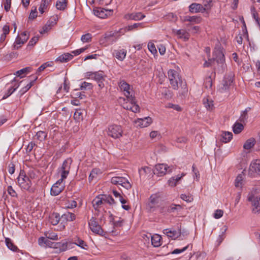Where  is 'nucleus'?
Segmentation results:
<instances>
[{
  "instance_id": "43",
  "label": "nucleus",
  "mask_w": 260,
  "mask_h": 260,
  "mask_svg": "<svg viewBox=\"0 0 260 260\" xmlns=\"http://www.w3.org/2000/svg\"><path fill=\"white\" fill-rule=\"evenodd\" d=\"M168 75L170 81H173L174 78H178V76H179L178 73L174 70H169L168 72Z\"/></svg>"
},
{
  "instance_id": "25",
  "label": "nucleus",
  "mask_w": 260,
  "mask_h": 260,
  "mask_svg": "<svg viewBox=\"0 0 260 260\" xmlns=\"http://www.w3.org/2000/svg\"><path fill=\"white\" fill-rule=\"evenodd\" d=\"M73 243L71 242H58L56 244L57 245L56 248H59L60 251H64L68 248H70L72 246Z\"/></svg>"
},
{
  "instance_id": "54",
  "label": "nucleus",
  "mask_w": 260,
  "mask_h": 260,
  "mask_svg": "<svg viewBox=\"0 0 260 260\" xmlns=\"http://www.w3.org/2000/svg\"><path fill=\"white\" fill-rule=\"evenodd\" d=\"M46 238L49 239L53 240H58V236L57 234L54 232L48 233L46 235Z\"/></svg>"
},
{
  "instance_id": "48",
  "label": "nucleus",
  "mask_w": 260,
  "mask_h": 260,
  "mask_svg": "<svg viewBox=\"0 0 260 260\" xmlns=\"http://www.w3.org/2000/svg\"><path fill=\"white\" fill-rule=\"evenodd\" d=\"M24 43L21 37L18 36L16 39L14 48L16 49H18L21 47V45L23 44Z\"/></svg>"
},
{
  "instance_id": "36",
  "label": "nucleus",
  "mask_w": 260,
  "mask_h": 260,
  "mask_svg": "<svg viewBox=\"0 0 260 260\" xmlns=\"http://www.w3.org/2000/svg\"><path fill=\"white\" fill-rule=\"evenodd\" d=\"M106 77L104 75L103 72H94V75L93 77H92V79L98 82L100 81V80H105Z\"/></svg>"
},
{
  "instance_id": "63",
  "label": "nucleus",
  "mask_w": 260,
  "mask_h": 260,
  "mask_svg": "<svg viewBox=\"0 0 260 260\" xmlns=\"http://www.w3.org/2000/svg\"><path fill=\"white\" fill-rule=\"evenodd\" d=\"M223 212L221 210H217L214 214V217L216 219H218L221 217L223 215Z\"/></svg>"
},
{
  "instance_id": "22",
  "label": "nucleus",
  "mask_w": 260,
  "mask_h": 260,
  "mask_svg": "<svg viewBox=\"0 0 260 260\" xmlns=\"http://www.w3.org/2000/svg\"><path fill=\"white\" fill-rule=\"evenodd\" d=\"M76 215L75 214L68 212L64 213L61 217V219L62 221H72L75 220Z\"/></svg>"
},
{
  "instance_id": "29",
  "label": "nucleus",
  "mask_w": 260,
  "mask_h": 260,
  "mask_svg": "<svg viewBox=\"0 0 260 260\" xmlns=\"http://www.w3.org/2000/svg\"><path fill=\"white\" fill-rule=\"evenodd\" d=\"M183 81L181 80V78L180 76H178V78H174L173 80V81H170V83L171 85L172 88L175 90H177L178 89L179 84L180 85H182Z\"/></svg>"
},
{
  "instance_id": "42",
  "label": "nucleus",
  "mask_w": 260,
  "mask_h": 260,
  "mask_svg": "<svg viewBox=\"0 0 260 260\" xmlns=\"http://www.w3.org/2000/svg\"><path fill=\"white\" fill-rule=\"evenodd\" d=\"M119 179L121 180V185L124 188L128 189L131 188L132 185L130 183L128 182V180L122 177H119Z\"/></svg>"
},
{
  "instance_id": "64",
  "label": "nucleus",
  "mask_w": 260,
  "mask_h": 260,
  "mask_svg": "<svg viewBox=\"0 0 260 260\" xmlns=\"http://www.w3.org/2000/svg\"><path fill=\"white\" fill-rule=\"evenodd\" d=\"M8 193L12 197H14L17 196L16 191L13 189L11 186H9L8 187Z\"/></svg>"
},
{
  "instance_id": "20",
  "label": "nucleus",
  "mask_w": 260,
  "mask_h": 260,
  "mask_svg": "<svg viewBox=\"0 0 260 260\" xmlns=\"http://www.w3.org/2000/svg\"><path fill=\"white\" fill-rule=\"evenodd\" d=\"M233 138V134L229 132H223L221 135L220 141L223 143L230 142Z\"/></svg>"
},
{
  "instance_id": "15",
  "label": "nucleus",
  "mask_w": 260,
  "mask_h": 260,
  "mask_svg": "<svg viewBox=\"0 0 260 260\" xmlns=\"http://www.w3.org/2000/svg\"><path fill=\"white\" fill-rule=\"evenodd\" d=\"M152 119L150 117H145L144 118L138 119L136 123L141 127H145L149 125L152 123Z\"/></svg>"
},
{
  "instance_id": "55",
  "label": "nucleus",
  "mask_w": 260,
  "mask_h": 260,
  "mask_svg": "<svg viewBox=\"0 0 260 260\" xmlns=\"http://www.w3.org/2000/svg\"><path fill=\"white\" fill-rule=\"evenodd\" d=\"M164 233L165 234H168V236L172 237L175 238L177 236V232L175 231H171L169 229H165L164 231Z\"/></svg>"
},
{
  "instance_id": "12",
  "label": "nucleus",
  "mask_w": 260,
  "mask_h": 260,
  "mask_svg": "<svg viewBox=\"0 0 260 260\" xmlns=\"http://www.w3.org/2000/svg\"><path fill=\"white\" fill-rule=\"evenodd\" d=\"M233 79L231 77L224 78L222 81V83L219 88V90L221 92H224L229 89L230 86L233 83Z\"/></svg>"
},
{
  "instance_id": "27",
  "label": "nucleus",
  "mask_w": 260,
  "mask_h": 260,
  "mask_svg": "<svg viewBox=\"0 0 260 260\" xmlns=\"http://www.w3.org/2000/svg\"><path fill=\"white\" fill-rule=\"evenodd\" d=\"M203 103L205 107L208 110H212L214 108L213 101L210 100L208 97L204 98L203 100Z\"/></svg>"
},
{
  "instance_id": "51",
  "label": "nucleus",
  "mask_w": 260,
  "mask_h": 260,
  "mask_svg": "<svg viewBox=\"0 0 260 260\" xmlns=\"http://www.w3.org/2000/svg\"><path fill=\"white\" fill-rule=\"evenodd\" d=\"M19 85H17L15 87H11L10 88L7 92L5 94V95L3 96L2 99H5L9 97L10 95H11L15 90L18 87Z\"/></svg>"
},
{
  "instance_id": "6",
  "label": "nucleus",
  "mask_w": 260,
  "mask_h": 260,
  "mask_svg": "<svg viewBox=\"0 0 260 260\" xmlns=\"http://www.w3.org/2000/svg\"><path fill=\"white\" fill-rule=\"evenodd\" d=\"M212 59L214 61H216L218 64H220L222 68L224 62V55L220 48L216 49L213 53Z\"/></svg>"
},
{
  "instance_id": "14",
  "label": "nucleus",
  "mask_w": 260,
  "mask_h": 260,
  "mask_svg": "<svg viewBox=\"0 0 260 260\" xmlns=\"http://www.w3.org/2000/svg\"><path fill=\"white\" fill-rule=\"evenodd\" d=\"M145 16L141 12L133 13L131 14H128L125 15V18L128 19L134 20H140L144 18Z\"/></svg>"
},
{
  "instance_id": "9",
  "label": "nucleus",
  "mask_w": 260,
  "mask_h": 260,
  "mask_svg": "<svg viewBox=\"0 0 260 260\" xmlns=\"http://www.w3.org/2000/svg\"><path fill=\"white\" fill-rule=\"evenodd\" d=\"M169 169V167H168L167 165L164 164H157L155 166L154 173L158 176H163L166 174L167 171L168 173L171 172V169Z\"/></svg>"
},
{
  "instance_id": "52",
  "label": "nucleus",
  "mask_w": 260,
  "mask_h": 260,
  "mask_svg": "<svg viewBox=\"0 0 260 260\" xmlns=\"http://www.w3.org/2000/svg\"><path fill=\"white\" fill-rule=\"evenodd\" d=\"M92 36L89 33H87L85 35H82L81 37V40L83 42H89L91 41Z\"/></svg>"
},
{
  "instance_id": "13",
  "label": "nucleus",
  "mask_w": 260,
  "mask_h": 260,
  "mask_svg": "<svg viewBox=\"0 0 260 260\" xmlns=\"http://www.w3.org/2000/svg\"><path fill=\"white\" fill-rule=\"evenodd\" d=\"M189 9L191 13H204L205 12V9L203 5L200 4L192 3L189 6Z\"/></svg>"
},
{
  "instance_id": "32",
  "label": "nucleus",
  "mask_w": 260,
  "mask_h": 260,
  "mask_svg": "<svg viewBox=\"0 0 260 260\" xmlns=\"http://www.w3.org/2000/svg\"><path fill=\"white\" fill-rule=\"evenodd\" d=\"M184 174L183 173L182 174V175L181 176H179V175L174 176L170 178L168 180V184L169 186H175L176 185L177 182L181 179V178L183 176Z\"/></svg>"
},
{
  "instance_id": "58",
  "label": "nucleus",
  "mask_w": 260,
  "mask_h": 260,
  "mask_svg": "<svg viewBox=\"0 0 260 260\" xmlns=\"http://www.w3.org/2000/svg\"><path fill=\"white\" fill-rule=\"evenodd\" d=\"M53 26V24H49V23H47L43 28V30L40 31V33L41 34H44L45 32H47L48 30H49L51 26Z\"/></svg>"
},
{
  "instance_id": "59",
  "label": "nucleus",
  "mask_w": 260,
  "mask_h": 260,
  "mask_svg": "<svg viewBox=\"0 0 260 260\" xmlns=\"http://www.w3.org/2000/svg\"><path fill=\"white\" fill-rule=\"evenodd\" d=\"M212 0H205L204 2V7L205 9V11L211 8V3Z\"/></svg>"
},
{
  "instance_id": "17",
  "label": "nucleus",
  "mask_w": 260,
  "mask_h": 260,
  "mask_svg": "<svg viewBox=\"0 0 260 260\" xmlns=\"http://www.w3.org/2000/svg\"><path fill=\"white\" fill-rule=\"evenodd\" d=\"M49 218L50 223L53 225H57L60 219H61L59 214L55 212H53L51 213L50 215Z\"/></svg>"
},
{
  "instance_id": "45",
  "label": "nucleus",
  "mask_w": 260,
  "mask_h": 260,
  "mask_svg": "<svg viewBox=\"0 0 260 260\" xmlns=\"http://www.w3.org/2000/svg\"><path fill=\"white\" fill-rule=\"evenodd\" d=\"M102 196L103 197V200H104V202H106L110 205L115 204V202L111 196L103 194L102 195Z\"/></svg>"
},
{
  "instance_id": "35",
  "label": "nucleus",
  "mask_w": 260,
  "mask_h": 260,
  "mask_svg": "<svg viewBox=\"0 0 260 260\" xmlns=\"http://www.w3.org/2000/svg\"><path fill=\"white\" fill-rule=\"evenodd\" d=\"M158 210L160 213L163 215L167 214L169 213V205L163 201Z\"/></svg>"
},
{
  "instance_id": "37",
  "label": "nucleus",
  "mask_w": 260,
  "mask_h": 260,
  "mask_svg": "<svg viewBox=\"0 0 260 260\" xmlns=\"http://www.w3.org/2000/svg\"><path fill=\"white\" fill-rule=\"evenodd\" d=\"M141 23H135L133 25H131L127 26L125 28H122L119 30V33L123 35L126 30L131 31L133 30L134 29L137 28L138 26H140Z\"/></svg>"
},
{
  "instance_id": "10",
  "label": "nucleus",
  "mask_w": 260,
  "mask_h": 260,
  "mask_svg": "<svg viewBox=\"0 0 260 260\" xmlns=\"http://www.w3.org/2000/svg\"><path fill=\"white\" fill-rule=\"evenodd\" d=\"M255 174H260V160L259 159L252 161L249 167V175L254 176Z\"/></svg>"
},
{
  "instance_id": "21",
  "label": "nucleus",
  "mask_w": 260,
  "mask_h": 260,
  "mask_svg": "<svg viewBox=\"0 0 260 260\" xmlns=\"http://www.w3.org/2000/svg\"><path fill=\"white\" fill-rule=\"evenodd\" d=\"M126 54V51L124 49L115 50V53L114 54L115 57L117 59H118L120 61H122L124 59V58L125 57Z\"/></svg>"
},
{
  "instance_id": "7",
  "label": "nucleus",
  "mask_w": 260,
  "mask_h": 260,
  "mask_svg": "<svg viewBox=\"0 0 260 260\" xmlns=\"http://www.w3.org/2000/svg\"><path fill=\"white\" fill-rule=\"evenodd\" d=\"M88 224L90 229L93 233L99 235H102L103 233L101 226L98 224L95 218L92 217L89 220Z\"/></svg>"
},
{
  "instance_id": "60",
  "label": "nucleus",
  "mask_w": 260,
  "mask_h": 260,
  "mask_svg": "<svg viewBox=\"0 0 260 260\" xmlns=\"http://www.w3.org/2000/svg\"><path fill=\"white\" fill-rule=\"evenodd\" d=\"M111 182L113 184L121 185V181L119 179V177H113L111 179Z\"/></svg>"
},
{
  "instance_id": "44",
  "label": "nucleus",
  "mask_w": 260,
  "mask_h": 260,
  "mask_svg": "<svg viewBox=\"0 0 260 260\" xmlns=\"http://www.w3.org/2000/svg\"><path fill=\"white\" fill-rule=\"evenodd\" d=\"M47 136V134L45 132L40 131L37 133L35 137L38 140L40 141H43L46 139Z\"/></svg>"
},
{
  "instance_id": "57",
  "label": "nucleus",
  "mask_w": 260,
  "mask_h": 260,
  "mask_svg": "<svg viewBox=\"0 0 260 260\" xmlns=\"http://www.w3.org/2000/svg\"><path fill=\"white\" fill-rule=\"evenodd\" d=\"M242 180L243 178L242 175H239L237 177L235 182L236 187H239L241 185Z\"/></svg>"
},
{
  "instance_id": "47",
  "label": "nucleus",
  "mask_w": 260,
  "mask_h": 260,
  "mask_svg": "<svg viewBox=\"0 0 260 260\" xmlns=\"http://www.w3.org/2000/svg\"><path fill=\"white\" fill-rule=\"evenodd\" d=\"M100 173H101V171L99 169L95 168V169H92V170L91 171V172L89 176V178H88L89 181L90 182H91L93 179V178L94 177H95L96 176V175Z\"/></svg>"
},
{
  "instance_id": "23",
  "label": "nucleus",
  "mask_w": 260,
  "mask_h": 260,
  "mask_svg": "<svg viewBox=\"0 0 260 260\" xmlns=\"http://www.w3.org/2000/svg\"><path fill=\"white\" fill-rule=\"evenodd\" d=\"M182 209V207L180 205L174 204L169 205V213H173L178 214Z\"/></svg>"
},
{
  "instance_id": "40",
  "label": "nucleus",
  "mask_w": 260,
  "mask_h": 260,
  "mask_svg": "<svg viewBox=\"0 0 260 260\" xmlns=\"http://www.w3.org/2000/svg\"><path fill=\"white\" fill-rule=\"evenodd\" d=\"M244 128V126L242 124L236 122L233 127V132L235 134L240 133Z\"/></svg>"
},
{
  "instance_id": "28",
  "label": "nucleus",
  "mask_w": 260,
  "mask_h": 260,
  "mask_svg": "<svg viewBox=\"0 0 260 260\" xmlns=\"http://www.w3.org/2000/svg\"><path fill=\"white\" fill-rule=\"evenodd\" d=\"M32 78V80L27 84L24 87L22 88L20 90V92L21 94H24L27 91H28L31 86L34 85L35 81L37 79L38 77L37 76H30Z\"/></svg>"
},
{
  "instance_id": "49",
  "label": "nucleus",
  "mask_w": 260,
  "mask_h": 260,
  "mask_svg": "<svg viewBox=\"0 0 260 260\" xmlns=\"http://www.w3.org/2000/svg\"><path fill=\"white\" fill-rule=\"evenodd\" d=\"M72 243H73V244H74L81 247L82 248L85 249H87L86 247H87V245L86 244L85 242L82 239H78L75 242Z\"/></svg>"
},
{
  "instance_id": "1",
  "label": "nucleus",
  "mask_w": 260,
  "mask_h": 260,
  "mask_svg": "<svg viewBox=\"0 0 260 260\" xmlns=\"http://www.w3.org/2000/svg\"><path fill=\"white\" fill-rule=\"evenodd\" d=\"M164 201L157 194H152L147 205L146 209L150 212H153L158 209Z\"/></svg>"
},
{
  "instance_id": "19",
  "label": "nucleus",
  "mask_w": 260,
  "mask_h": 260,
  "mask_svg": "<svg viewBox=\"0 0 260 260\" xmlns=\"http://www.w3.org/2000/svg\"><path fill=\"white\" fill-rule=\"evenodd\" d=\"M129 103L124 104L123 108L126 110H131L133 104H136V101L135 96L131 95L129 97H126Z\"/></svg>"
},
{
  "instance_id": "33",
  "label": "nucleus",
  "mask_w": 260,
  "mask_h": 260,
  "mask_svg": "<svg viewBox=\"0 0 260 260\" xmlns=\"http://www.w3.org/2000/svg\"><path fill=\"white\" fill-rule=\"evenodd\" d=\"M255 143V139L253 138H251L246 141L243 145V148L245 149L249 150L254 146Z\"/></svg>"
},
{
  "instance_id": "4",
  "label": "nucleus",
  "mask_w": 260,
  "mask_h": 260,
  "mask_svg": "<svg viewBox=\"0 0 260 260\" xmlns=\"http://www.w3.org/2000/svg\"><path fill=\"white\" fill-rule=\"evenodd\" d=\"M123 131L120 125H112L108 128V134L114 139H118L122 136Z\"/></svg>"
},
{
  "instance_id": "34",
  "label": "nucleus",
  "mask_w": 260,
  "mask_h": 260,
  "mask_svg": "<svg viewBox=\"0 0 260 260\" xmlns=\"http://www.w3.org/2000/svg\"><path fill=\"white\" fill-rule=\"evenodd\" d=\"M104 202L103 200V197L101 198L100 196L96 197L92 202V205L95 210H97L99 206L102 205Z\"/></svg>"
},
{
  "instance_id": "46",
  "label": "nucleus",
  "mask_w": 260,
  "mask_h": 260,
  "mask_svg": "<svg viewBox=\"0 0 260 260\" xmlns=\"http://www.w3.org/2000/svg\"><path fill=\"white\" fill-rule=\"evenodd\" d=\"M49 2L47 0H42L40 6L39 8V11L41 14H43L44 12V10L47 9L48 6L49 5Z\"/></svg>"
},
{
  "instance_id": "41",
  "label": "nucleus",
  "mask_w": 260,
  "mask_h": 260,
  "mask_svg": "<svg viewBox=\"0 0 260 260\" xmlns=\"http://www.w3.org/2000/svg\"><path fill=\"white\" fill-rule=\"evenodd\" d=\"M5 242L7 246L10 250L13 251H16L18 250L17 247L14 244L10 238H6L5 239Z\"/></svg>"
},
{
  "instance_id": "11",
  "label": "nucleus",
  "mask_w": 260,
  "mask_h": 260,
  "mask_svg": "<svg viewBox=\"0 0 260 260\" xmlns=\"http://www.w3.org/2000/svg\"><path fill=\"white\" fill-rule=\"evenodd\" d=\"M118 86L121 90L124 92L126 97H129L131 95H133L132 92L130 91V85L124 80H121L118 83Z\"/></svg>"
},
{
  "instance_id": "18",
  "label": "nucleus",
  "mask_w": 260,
  "mask_h": 260,
  "mask_svg": "<svg viewBox=\"0 0 260 260\" xmlns=\"http://www.w3.org/2000/svg\"><path fill=\"white\" fill-rule=\"evenodd\" d=\"M161 237L159 235L155 234L153 236H151V243L154 247H157L161 245Z\"/></svg>"
},
{
  "instance_id": "56",
  "label": "nucleus",
  "mask_w": 260,
  "mask_h": 260,
  "mask_svg": "<svg viewBox=\"0 0 260 260\" xmlns=\"http://www.w3.org/2000/svg\"><path fill=\"white\" fill-rule=\"evenodd\" d=\"M181 87L182 91L181 94L182 95L185 96L188 92V89L187 87V85L185 82H182V85H180Z\"/></svg>"
},
{
  "instance_id": "26",
  "label": "nucleus",
  "mask_w": 260,
  "mask_h": 260,
  "mask_svg": "<svg viewBox=\"0 0 260 260\" xmlns=\"http://www.w3.org/2000/svg\"><path fill=\"white\" fill-rule=\"evenodd\" d=\"M73 57V56L72 54L70 53H64L57 57L55 61L60 62H67L72 59Z\"/></svg>"
},
{
  "instance_id": "3",
  "label": "nucleus",
  "mask_w": 260,
  "mask_h": 260,
  "mask_svg": "<svg viewBox=\"0 0 260 260\" xmlns=\"http://www.w3.org/2000/svg\"><path fill=\"white\" fill-rule=\"evenodd\" d=\"M118 32H119V31L117 32L110 31L105 33L104 37L100 40V44L106 46L116 42L120 36L118 34Z\"/></svg>"
},
{
  "instance_id": "30",
  "label": "nucleus",
  "mask_w": 260,
  "mask_h": 260,
  "mask_svg": "<svg viewBox=\"0 0 260 260\" xmlns=\"http://www.w3.org/2000/svg\"><path fill=\"white\" fill-rule=\"evenodd\" d=\"M68 0H58L56 4L57 9L63 11L67 8Z\"/></svg>"
},
{
  "instance_id": "8",
  "label": "nucleus",
  "mask_w": 260,
  "mask_h": 260,
  "mask_svg": "<svg viewBox=\"0 0 260 260\" xmlns=\"http://www.w3.org/2000/svg\"><path fill=\"white\" fill-rule=\"evenodd\" d=\"M111 10L105 9L102 8H96L93 10L94 14L101 18H105L112 14Z\"/></svg>"
},
{
  "instance_id": "16",
  "label": "nucleus",
  "mask_w": 260,
  "mask_h": 260,
  "mask_svg": "<svg viewBox=\"0 0 260 260\" xmlns=\"http://www.w3.org/2000/svg\"><path fill=\"white\" fill-rule=\"evenodd\" d=\"M63 185L58 186L57 183L54 184L51 188V194L53 196L58 195L63 190Z\"/></svg>"
},
{
  "instance_id": "24",
  "label": "nucleus",
  "mask_w": 260,
  "mask_h": 260,
  "mask_svg": "<svg viewBox=\"0 0 260 260\" xmlns=\"http://www.w3.org/2000/svg\"><path fill=\"white\" fill-rule=\"evenodd\" d=\"M202 18L200 17L193 16H186L183 17V21H189L190 22H194L195 23H200L201 22Z\"/></svg>"
},
{
  "instance_id": "5",
  "label": "nucleus",
  "mask_w": 260,
  "mask_h": 260,
  "mask_svg": "<svg viewBox=\"0 0 260 260\" xmlns=\"http://www.w3.org/2000/svg\"><path fill=\"white\" fill-rule=\"evenodd\" d=\"M248 201L251 203L252 212L258 213L260 212V197L254 196L253 194H249Z\"/></svg>"
},
{
  "instance_id": "39",
  "label": "nucleus",
  "mask_w": 260,
  "mask_h": 260,
  "mask_svg": "<svg viewBox=\"0 0 260 260\" xmlns=\"http://www.w3.org/2000/svg\"><path fill=\"white\" fill-rule=\"evenodd\" d=\"M31 71V68L28 67L17 71L15 75H16L18 77H20L21 78H22L23 77V76H22V74H26L30 72Z\"/></svg>"
},
{
  "instance_id": "38",
  "label": "nucleus",
  "mask_w": 260,
  "mask_h": 260,
  "mask_svg": "<svg viewBox=\"0 0 260 260\" xmlns=\"http://www.w3.org/2000/svg\"><path fill=\"white\" fill-rule=\"evenodd\" d=\"M176 34L179 36L180 38L184 39L185 41H187L189 39V34L184 30H177Z\"/></svg>"
},
{
  "instance_id": "31",
  "label": "nucleus",
  "mask_w": 260,
  "mask_h": 260,
  "mask_svg": "<svg viewBox=\"0 0 260 260\" xmlns=\"http://www.w3.org/2000/svg\"><path fill=\"white\" fill-rule=\"evenodd\" d=\"M73 162L71 158H68L62 163L61 170H67L70 171L71 165Z\"/></svg>"
},
{
  "instance_id": "62",
  "label": "nucleus",
  "mask_w": 260,
  "mask_h": 260,
  "mask_svg": "<svg viewBox=\"0 0 260 260\" xmlns=\"http://www.w3.org/2000/svg\"><path fill=\"white\" fill-rule=\"evenodd\" d=\"M189 245H187L186 246L183 247L182 249H174L172 252L171 253L172 254H178V253H180L182 252H184L185 251L188 247H189Z\"/></svg>"
},
{
  "instance_id": "53",
  "label": "nucleus",
  "mask_w": 260,
  "mask_h": 260,
  "mask_svg": "<svg viewBox=\"0 0 260 260\" xmlns=\"http://www.w3.org/2000/svg\"><path fill=\"white\" fill-rule=\"evenodd\" d=\"M205 87L206 88H211L212 86V80L211 76L206 78L204 82Z\"/></svg>"
},
{
  "instance_id": "2",
  "label": "nucleus",
  "mask_w": 260,
  "mask_h": 260,
  "mask_svg": "<svg viewBox=\"0 0 260 260\" xmlns=\"http://www.w3.org/2000/svg\"><path fill=\"white\" fill-rule=\"evenodd\" d=\"M17 181L19 186L22 188L30 191H34V190L30 188L32 184L31 181L29 177L26 176L23 170L20 171L19 176L17 178Z\"/></svg>"
},
{
  "instance_id": "61",
  "label": "nucleus",
  "mask_w": 260,
  "mask_h": 260,
  "mask_svg": "<svg viewBox=\"0 0 260 260\" xmlns=\"http://www.w3.org/2000/svg\"><path fill=\"white\" fill-rule=\"evenodd\" d=\"M69 173H70V171H69L61 170L60 181H63V180L67 177Z\"/></svg>"
},
{
  "instance_id": "50",
  "label": "nucleus",
  "mask_w": 260,
  "mask_h": 260,
  "mask_svg": "<svg viewBox=\"0 0 260 260\" xmlns=\"http://www.w3.org/2000/svg\"><path fill=\"white\" fill-rule=\"evenodd\" d=\"M93 87V85L90 83H88L86 82H83L82 83L80 89V90H90Z\"/></svg>"
}]
</instances>
